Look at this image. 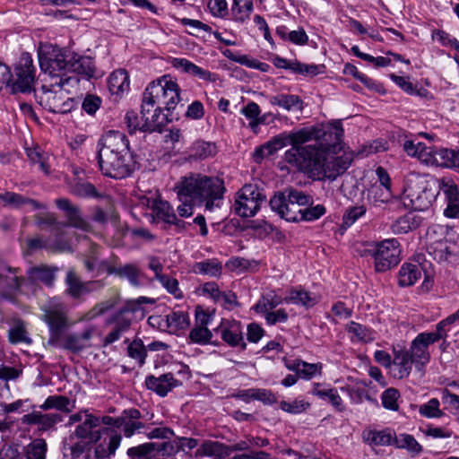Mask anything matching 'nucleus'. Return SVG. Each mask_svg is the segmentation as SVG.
Masks as SVG:
<instances>
[{
  "label": "nucleus",
  "mask_w": 459,
  "mask_h": 459,
  "mask_svg": "<svg viewBox=\"0 0 459 459\" xmlns=\"http://www.w3.org/2000/svg\"><path fill=\"white\" fill-rule=\"evenodd\" d=\"M212 337V333L207 327L197 325H195L188 334L190 342L202 345L209 343Z\"/></svg>",
  "instance_id": "nucleus-51"
},
{
  "label": "nucleus",
  "mask_w": 459,
  "mask_h": 459,
  "mask_svg": "<svg viewBox=\"0 0 459 459\" xmlns=\"http://www.w3.org/2000/svg\"><path fill=\"white\" fill-rule=\"evenodd\" d=\"M420 275L421 272L417 264H403L398 273V283L401 287L413 285Z\"/></svg>",
  "instance_id": "nucleus-40"
},
{
  "label": "nucleus",
  "mask_w": 459,
  "mask_h": 459,
  "mask_svg": "<svg viewBox=\"0 0 459 459\" xmlns=\"http://www.w3.org/2000/svg\"><path fill=\"white\" fill-rule=\"evenodd\" d=\"M265 200V195L257 186L251 184L245 185L237 193L233 205L234 212L240 217H253L256 214Z\"/></svg>",
  "instance_id": "nucleus-9"
},
{
  "label": "nucleus",
  "mask_w": 459,
  "mask_h": 459,
  "mask_svg": "<svg viewBox=\"0 0 459 459\" xmlns=\"http://www.w3.org/2000/svg\"><path fill=\"white\" fill-rule=\"evenodd\" d=\"M68 56L67 72H73L86 77H92L95 72V66L92 59L89 56H79L70 51Z\"/></svg>",
  "instance_id": "nucleus-27"
},
{
  "label": "nucleus",
  "mask_w": 459,
  "mask_h": 459,
  "mask_svg": "<svg viewBox=\"0 0 459 459\" xmlns=\"http://www.w3.org/2000/svg\"><path fill=\"white\" fill-rule=\"evenodd\" d=\"M8 339L13 344L20 342L31 343V339L28 336L25 324L22 320H15L13 322V326L8 331Z\"/></svg>",
  "instance_id": "nucleus-43"
},
{
  "label": "nucleus",
  "mask_w": 459,
  "mask_h": 459,
  "mask_svg": "<svg viewBox=\"0 0 459 459\" xmlns=\"http://www.w3.org/2000/svg\"><path fill=\"white\" fill-rule=\"evenodd\" d=\"M94 331V327H89L85 329L82 333H63L59 336L57 343H48V345L61 348L73 353H78L85 348L90 347L89 341L92 337Z\"/></svg>",
  "instance_id": "nucleus-13"
},
{
  "label": "nucleus",
  "mask_w": 459,
  "mask_h": 459,
  "mask_svg": "<svg viewBox=\"0 0 459 459\" xmlns=\"http://www.w3.org/2000/svg\"><path fill=\"white\" fill-rule=\"evenodd\" d=\"M141 204L152 209L153 220L162 221L165 223H169L170 220H175L173 208L166 201L143 197L141 199Z\"/></svg>",
  "instance_id": "nucleus-24"
},
{
  "label": "nucleus",
  "mask_w": 459,
  "mask_h": 459,
  "mask_svg": "<svg viewBox=\"0 0 459 459\" xmlns=\"http://www.w3.org/2000/svg\"><path fill=\"white\" fill-rule=\"evenodd\" d=\"M142 100L168 111L173 110L180 100V88L170 75H163L148 84Z\"/></svg>",
  "instance_id": "nucleus-6"
},
{
  "label": "nucleus",
  "mask_w": 459,
  "mask_h": 459,
  "mask_svg": "<svg viewBox=\"0 0 459 459\" xmlns=\"http://www.w3.org/2000/svg\"><path fill=\"white\" fill-rule=\"evenodd\" d=\"M177 382L171 373L162 374L158 377L151 375L146 377L145 385L160 396H165L177 385Z\"/></svg>",
  "instance_id": "nucleus-26"
},
{
  "label": "nucleus",
  "mask_w": 459,
  "mask_h": 459,
  "mask_svg": "<svg viewBox=\"0 0 459 459\" xmlns=\"http://www.w3.org/2000/svg\"><path fill=\"white\" fill-rule=\"evenodd\" d=\"M281 302V298L276 295L264 296L262 297V299H260L258 302L255 304V309L257 313L265 315L266 313L273 311V309L275 308Z\"/></svg>",
  "instance_id": "nucleus-53"
},
{
  "label": "nucleus",
  "mask_w": 459,
  "mask_h": 459,
  "mask_svg": "<svg viewBox=\"0 0 459 459\" xmlns=\"http://www.w3.org/2000/svg\"><path fill=\"white\" fill-rule=\"evenodd\" d=\"M65 94L60 89L58 91L42 86V94L39 97V103L51 113H56Z\"/></svg>",
  "instance_id": "nucleus-34"
},
{
  "label": "nucleus",
  "mask_w": 459,
  "mask_h": 459,
  "mask_svg": "<svg viewBox=\"0 0 459 459\" xmlns=\"http://www.w3.org/2000/svg\"><path fill=\"white\" fill-rule=\"evenodd\" d=\"M56 206L65 212L68 224L83 231H91V225L82 217L78 206L74 205L67 198H59L56 201Z\"/></svg>",
  "instance_id": "nucleus-19"
},
{
  "label": "nucleus",
  "mask_w": 459,
  "mask_h": 459,
  "mask_svg": "<svg viewBox=\"0 0 459 459\" xmlns=\"http://www.w3.org/2000/svg\"><path fill=\"white\" fill-rule=\"evenodd\" d=\"M222 270L221 264L217 259H207L195 264L193 271L195 273L218 277Z\"/></svg>",
  "instance_id": "nucleus-42"
},
{
  "label": "nucleus",
  "mask_w": 459,
  "mask_h": 459,
  "mask_svg": "<svg viewBox=\"0 0 459 459\" xmlns=\"http://www.w3.org/2000/svg\"><path fill=\"white\" fill-rule=\"evenodd\" d=\"M395 437L390 429L369 430L363 436L364 440L371 446L394 445Z\"/></svg>",
  "instance_id": "nucleus-39"
},
{
  "label": "nucleus",
  "mask_w": 459,
  "mask_h": 459,
  "mask_svg": "<svg viewBox=\"0 0 459 459\" xmlns=\"http://www.w3.org/2000/svg\"><path fill=\"white\" fill-rule=\"evenodd\" d=\"M214 332L220 334L221 340L229 346L240 347L241 350H246L247 344L244 341L243 327L239 321L222 319Z\"/></svg>",
  "instance_id": "nucleus-12"
},
{
  "label": "nucleus",
  "mask_w": 459,
  "mask_h": 459,
  "mask_svg": "<svg viewBox=\"0 0 459 459\" xmlns=\"http://www.w3.org/2000/svg\"><path fill=\"white\" fill-rule=\"evenodd\" d=\"M158 281L167 290V291L176 299H181L183 297V293L178 287V281L177 279L164 274L163 276H160Z\"/></svg>",
  "instance_id": "nucleus-61"
},
{
  "label": "nucleus",
  "mask_w": 459,
  "mask_h": 459,
  "mask_svg": "<svg viewBox=\"0 0 459 459\" xmlns=\"http://www.w3.org/2000/svg\"><path fill=\"white\" fill-rule=\"evenodd\" d=\"M366 207L364 205L352 206L346 210L342 216L343 224L346 226L352 225L357 220L365 215Z\"/></svg>",
  "instance_id": "nucleus-64"
},
{
  "label": "nucleus",
  "mask_w": 459,
  "mask_h": 459,
  "mask_svg": "<svg viewBox=\"0 0 459 459\" xmlns=\"http://www.w3.org/2000/svg\"><path fill=\"white\" fill-rule=\"evenodd\" d=\"M285 301L296 305H302L307 307H313L317 302L316 297L304 290H291L289 297L285 299Z\"/></svg>",
  "instance_id": "nucleus-47"
},
{
  "label": "nucleus",
  "mask_w": 459,
  "mask_h": 459,
  "mask_svg": "<svg viewBox=\"0 0 459 459\" xmlns=\"http://www.w3.org/2000/svg\"><path fill=\"white\" fill-rule=\"evenodd\" d=\"M343 133L339 121L300 129L301 148L287 150L284 160L313 180L333 181L342 175L352 162L350 153L335 156Z\"/></svg>",
  "instance_id": "nucleus-1"
},
{
  "label": "nucleus",
  "mask_w": 459,
  "mask_h": 459,
  "mask_svg": "<svg viewBox=\"0 0 459 459\" xmlns=\"http://www.w3.org/2000/svg\"><path fill=\"white\" fill-rule=\"evenodd\" d=\"M284 195L288 198L287 201L292 202L300 206L309 205L312 203L311 196L306 195L302 191L295 189H287L283 192Z\"/></svg>",
  "instance_id": "nucleus-60"
},
{
  "label": "nucleus",
  "mask_w": 459,
  "mask_h": 459,
  "mask_svg": "<svg viewBox=\"0 0 459 459\" xmlns=\"http://www.w3.org/2000/svg\"><path fill=\"white\" fill-rule=\"evenodd\" d=\"M63 420L59 413H42L40 411H32L22 416V422L27 425H38L39 430L47 431L53 429L55 426Z\"/></svg>",
  "instance_id": "nucleus-20"
},
{
  "label": "nucleus",
  "mask_w": 459,
  "mask_h": 459,
  "mask_svg": "<svg viewBox=\"0 0 459 459\" xmlns=\"http://www.w3.org/2000/svg\"><path fill=\"white\" fill-rule=\"evenodd\" d=\"M325 207L322 204H316V206L306 207L302 210L300 215V221H313L325 213Z\"/></svg>",
  "instance_id": "nucleus-62"
},
{
  "label": "nucleus",
  "mask_w": 459,
  "mask_h": 459,
  "mask_svg": "<svg viewBox=\"0 0 459 459\" xmlns=\"http://www.w3.org/2000/svg\"><path fill=\"white\" fill-rule=\"evenodd\" d=\"M72 194L78 197H98L96 187L89 182L77 183L72 187Z\"/></svg>",
  "instance_id": "nucleus-55"
},
{
  "label": "nucleus",
  "mask_w": 459,
  "mask_h": 459,
  "mask_svg": "<svg viewBox=\"0 0 459 459\" xmlns=\"http://www.w3.org/2000/svg\"><path fill=\"white\" fill-rule=\"evenodd\" d=\"M65 283V293L74 299H79L83 295L101 290L105 283L102 280L82 281L79 275L74 271L66 273Z\"/></svg>",
  "instance_id": "nucleus-11"
},
{
  "label": "nucleus",
  "mask_w": 459,
  "mask_h": 459,
  "mask_svg": "<svg viewBox=\"0 0 459 459\" xmlns=\"http://www.w3.org/2000/svg\"><path fill=\"white\" fill-rule=\"evenodd\" d=\"M163 109L142 100L141 115L143 121L142 128L144 132H160L162 130L168 122L167 116L162 113Z\"/></svg>",
  "instance_id": "nucleus-16"
},
{
  "label": "nucleus",
  "mask_w": 459,
  "mask_h": 459,
  "mask_svg": "<svg viewBox=\"0 0 459 459\" xmlns=\"http://www.w3.org/2000/svg\"><path fill=\"white\" fill-rule=\"evenodd\" d=\"M0 82L11 88L13 94L30 93L34 91L36 82V68L29 53H23L14 67V75L10 73L9 67L0 65Z\"/></svg>",
  "instance_id": "nucleus-5"
},
{
  "label": "nucleus",
  "mask_w": 459,
  "mask_h": 459,
  "mask_svg": "<svg viewBox=\"0 0 459 459\" xmlns=\"http://www.w3.org/2000/svg\"><path fill=\"white\" fill-rule=\"evenodd\" d=\"M71 401L68 397L64 395H50L45 402L39 406L40 409L48 411L50 409H56L65 413L71 411L69 405Z\"/></svg>",
  "instance_id": "nucleus-44"
},
{
  "label": "nucleus",
  "mask_w": 459,
  "mask_h": 459,
  "mask_svg": "<svg viewBox=\"0 0 459 459\" xmlns=\"http://www.w3.org/2000/svg\"><path fill=\"white\" fill-rule=\"evenodd\" d=\"M70 50L62 49L57 46L45 45L39 50V62L41 70L53 77H60L59 82L52 86L57 85L61 88L65 82L62 77L66 74L68 68V55Z\"/></svg>",
  "instance_id": "nucleus-7"
},
{
  "label": "nucleus",
  "mask_w": 459,
  "mask_h": 459,
  "mask_svg": "<svg viewBox=\"0 0 459 459\" xmlns=\"http://www.w3.org/2000/svg\"><path fill=\"white\" fill-rule=\"evenodd\" d=\"M155 447L153 442L144 443L130 447L126 454L130 459H150L151 454L155 451Z\"/></svg>",
  "instance_id": "nucleus-50"
},
{
  "label": "nucleus",
  "mask_w": 459,
  "mask_h": 459,
  "mask_svg": "<svg viewBox=\"0 0 459 459\" xmlns=\"http://www.w3.org/2000/svg\"><path fill=\"white\" fill-rule=\"evenodd\" d=\"M47 443L44 439L34 440L27 449V459H46Z\"/></svg>",
  "instance_id": "nucleus-54"
},
{
  "label": "nucleus",
  "mask_w": 459,
  "mask_h": 459,
  "mask_svg": "<svg viewBox=\"0 0 459 459\" xmlns=\"http://www.w3.org/2000/svg\"><path fill=\"white\" fill-rule=\"evenodd\" d=\"M414 217L412 214L409 213L404 216L398 218L392 224V231L394 234H405L415 228Z\"/></svg>",
  "instance_id": "nucleus-52"
},
{
  "label": "nucleus",
  "mask_w": 459,
  "mask_h": 459,
  "mask_svg": "<svg viewBox=\"0 0 459 459\" xmlns=\"http://www.w3.org/2000/svg\"><path fill=\"white\" fill-rule=\"evenodd\" d=\"M438 186L445 194L446 201L459 197L457 186L450 178H441L437 180Z\"/></svg>",
  "instance_id": "nucleus-63"
},
{
  "label": "nucleus",
  "mask_w": 459,
  "mask_h": 459,
  "mask_svg": "<svg viewBox=\"0 0 459 459\" xmlns=\"http://www.w3.org/2000/svg\"><path fill=\"white\" fill-rule=\"evenodd\" d=\"M269 103L273 106H278L287 111L299 110L301 111L304 108L303 100L294 94H278L270 96L268 98Z\"/></svg>",
  "instance_id": "nucleus-33"
},
{
  "label": "nucleus",
  "mask_w": 459,
  "mask_h": 459,
  "mask_svg": "<svg viewBox=\"0 0 459 459\" xmlns=\"http://www.w3.org/2000/svg\"><path fill=\"white\" fill-rule=\"evenodd\" d=\"M403 148L408 155L417 158L425 165H429L430 161V151L425 143L406 141L403 144Z\"/></svg>",
  "instance_id": "nucleus-41"
},
{
  "label": "nucleus",
  "mask_w": 459,
  "mask_h": 459,
  "mask_svg": "<svg viewBox=\"0 0 459 459\" xmlns=\"http://www.w3.org/2000/svg\"><path fill=\"white\" fill-rule=\"evenodd\" d=\"M141 412L135 408H130L124 410L122 412L123 418V433L126 437H131L135 432L140 431L145 428L144 423L140 421Z\"/></svg>",
  "instance_id": "nucleus-30"
},
{
  "label": "nucleus",
  "mask_w": 459,
  "mask_h": 459,
  "mask_svg": "<svg viewBox=\"0 0 459 459\" xmlns=\"http://www.w3.org/2000/svg\"><path fill=\"white\" fill-rule=\"evenodd\" d=\"M215 456L219 459L227 456L226 445L213 440H205L195 451V457Z\"/></svg>",
  "instance_id": "nucleus-38"
},
{
  "label": "nucleus",
  "mask_w": 459,
  "mask_h": 459,
  "mask_svg": "<svg viewBox=\"0 0 459 459\" xmlns=\"http://www.w3.org/2000/svg\"><path fill=\"white\" fill-rule=\"evenodd\" d=\"M59 268L57 266L41 264L30 266L27 270V277L31 282H41L50 287L53 286Z\"/></svg>",
  "instance_id": "nucleus-22"
},
{
  "label": "nucleus",
  "mask_w": 459,
  "mask_h": 459,
  "mask_svg": "<svg viewBox=\"0 0 459 459\" xmlns=\"http://www.w3.org/2000/svg\"><path fill=\"white\" fill-rule=\"evenodd\" d=\"M310 407V403L304 400L296 399L292 402L282 401L280 404V408L289 413L298 414L305 411Z\"/></svg>",
  "instance_id": "nucleus-59"
},
{
  "label": "nucleus",
  "mask_w": 459,
  "mask_h": 459,
  "mask_svg": "<svg viewBox=\"0 0 459 459\" xmlns=\"http://www.w3.org/2000/svg\"><path fill=\"white\" fill-rule=\"evenodd\" d=\"M284 193H276L269 202L271 209L275 212L281 218L287 221H300L302 208L298 204L287 201Z\"/></svg>",
  "instance_id": "nucleus-15"
},
{
  "label": "nucleus",
  "mask_w": 459,
  "mask_h": 459,
  "mask_svg": "<svg viewBox=\"0 0 459 459\" xmlns=\"http://www.w3.org/2000/svg\"><path fill=\"white\" fill-rule=\"evenodd\" d=\"M346 330L352 335V341L368 342L374 339L373 333L368 327L354 321L347 325Z\"/></svg>",
  "instance_id": "nucleus-45"
},
{
  "label": "nucleus",
  "mask_w": 459,
  "mask_h": 459,
  "mask_svg": "<svg viewBox=\"0 0 459 459\" xmlns=\"http://www.w3.org/2000/svg\"><path fill=\"white\" fill-rule=\"evenodd\" d=\"M310 394L324 401H327L338 411H342L344 410L342 399L335 388H326L321 383H314Z\"/></svg>",
  "instance_id": "nucleus-29"
},
{
  "label": "nucleus",
  "mask_w": 459,
  "mask_h": 459,
  "mask_svg": "<svg viewBox=\"0 0 459 459\" xmlns=\"http://www.w3.org/2000/svg\"><path fill=\"white\" fill-rule=\"evenodd\" d=\"M456 152L448 149L434 150L432 147V165L452 168L455 166Z\"/></svg>",
  "instance_id": "nucleus-46"
},
{
  "label": "nucleus",
  "mask_w": 459,
  "mask_h": 459,
  "mask_svg": "<svg viewBox=\"0 0 459 459\" xmlns=\"http://www.w3.org/2000/svg\"><path fill=\"white\" fill-rule=\"evenodd\" d=\"M18 271V268H11L0 264V285L13 290H19L24 282V278L17 275Z\"/></svg>",
  "instance_id": "nucleus-37"
},
{
  "label": "nucleus",
  "mask_w": 459,
  "mask_h": 459,
  "mask_svg": "<svg viewBox=\"0 0 459 459\" xmlns=\"http://www.w3.org/2000/svg\"><path fill=\"white\" fill-rule=\"evenodd\" d=\"M392 365L394 367V377L403 378L410 375L414 360L408 350L394 348V359Z\"/></svg>",
  "instance_id": "nucleus-28"
},
{
  "label": "nucleus",
  "mask_w": 459,
  "mask_h": 459,
  "mask_svg": "<svg viewBox=\"0 0 459 459\" xmlns=\"http://www.w3.org/2000/svg\"><path fill=\"white\" fill-rule=\"evenodd\" d=\"M348 384L341 389L348 394L351 403L359 404L362 403L364 400L369 402H376L368 394V386L371 382H367L363 379L349 377Z\"/></svg>",
  "instance_id": "nucleus-23"
},
{
  "label": "nucleus",
  "mask_w": 459,
  "mask_h": 459,
  "mask_svg": "<svg viewBox=\"0 0 459 459\" xmlns=\"http://www.w3.org/2000/svg\"><path fill=\"white\" fill-rule=\"evenodd\" d=\"M374 267L377 273H385L395 267L401 261V247L395 238L376 242Z\"/></svg>",
  "instance_id": "nucleus-10"
},
{
  "label": "nucleus",
  "mask_w": 459,
  "mask_h": 459,
  "mask_svg": "<svg viewBox=\"0 0 459 459\" xmlns=\"http://www.w3.org/2000/svg\"><path fill=\"white\" fill-rule=\"evenodd\" d=\"M218 152L215 143L205 142L204 140L195 141L189 148V160H205L213 157Z\"/></svg>",
  "instance_id": "nucleus-32"
},
{
  "label": "nucleus",
  "mask_w": 459,
  "mask_h": 459,
  "mask_svg": "<svg viewBox=\"0 0 459 459\" xmlns=\"http://www.w3.org/2000/svg\"><path fill=\"white\" fill-rule=\"evenodd\" d=\"M133 320V313L129 309H120L111 316L107 323L114 325L112 330L103 339V345L108 346L118 341L124 333L129 331Z\"/></svg>",
  "instance_id": "nucleus-14"
},
{
  "label": "nucleus",
  "mask_w": 459,
  "mask_h": 459,
  "mask_svg": "<svg viewBox=\"0 0 459 459\" xmlns=\"http://www.w3.org/2000/svg\"><path fill=\"white\" fill-rule=\"evenodd\" d=\"M430 345V333H419L411 342L410 350L411 356L414 360V366L424 373V368L429 361V346Z\"/></svg>",
  "instance_id": "nucleus-18"
},
{
  "label": "nucleus",
  "mask_w": 459,
  "mask_h": 459,
  "mask_svg": "<svg viewBox=\"0 0 459 459\" xmlns=\"http://www.w3.org/2000/svg\"><path fill=\"white\" fill-rule=\"evenodd\" d=\"M41 310L43 312L41 318L49 331L48 344L57 343L59 336L71 326L68 308L65 303L52 299L42 307Z\"/></svg>",
  "instance_id": "nucleus-8"
},
{
  "label": "nucleus",
  "mask_w": 459,
  "mask_h": 459,
  "mask_svg": "<svg viewBox=\"0 0 459 459\" xmlns=\"http://www.w3.org/2000/svg\"><path fill=\"white\" fill-rule=\"evenodd\" d=\"M299 134V130L292 133H282L273 137L270 141L264 143V149H266L268 154H274L279 150L287 146L291 145L290 149H300L302 144V139Z\"/></svg>",
  "instance_id": "nucleus-21"
},
{
  "label": "nucleus",
  "mask_w": 459,
  "mask_h": 459,
  "mask_svg": "<svg viewBox=\"0 0 459 459\" xmlns=\"http://www.w3.org/2000/svg\"><path fill=\"white\" fill-rule=\"evenodd\" d=\"M399 396L400 394L397 389L393 387L387 388L381 395L383 406L390 411H397L399 408L397 403Z\"/></svg>",
  "instance_id": "nucleus-56"
},
{
  "label": "nucleus",
  "mask_w": 459,
  "mask_h": 459,
  "mask_svg": "<svg viewBox=\"0 0 459 459\" xmlns=\"http://www.w3.org/2000/svg\"><path fill=\"white\" fill-rule=\"evenodd\" d=\"M172 65L177 69H180L186 74H192L207 82H214L216 79L214 74L197 66L186 58H174Z\"/></svg>",
  "instance_id": "nucleus-31"
},
{
  "label": "nucleus",
  "mask_w": 459,
  "mask_h": 459,
  "mask_svg": "<svg viewBox=\"0 0 459 459\" xmlns=\"http://www.w3.org/2000/svg\"><path fill=\"white\" fill-rule=\"evenodd\" d=\"M97 159L102 175L111 178H126L135 169L129 140L120 131L110 130L101 135L97 143Z\"/></svg>",
  "instance_id": "nucleus-2"
},
{
  "label": "nucleus",
  "mask_w": 459,
  "mask_h": 459,
  "mask_svg": "<svg viewBox=\"0 0 459 459\" xmlns=\"http://www.w3.org/2000/svg\"><path fill=\"white\" fill-rule=\"evenodd\" d=\"M322 374L321 363H308L302 361L298 376L303 379L310 380L316 376Z\"/></svg>",
  "instance_id": "nucleus-57"
},
{
  "label": "nucleus",
  "mask_w": 459,
  "mask_h": 459,
  "mask_svg": "<svg viewBox=\"0 0 459 459\" xmlns=\"http://www.w3.org/2000/svg\"><path fill=\"white\" fill-rule=\"evenodd\" d=\"M152 325H157L161 331L175 333L189 325L188 315L182 311H173L164 316H151L148 319Z\"/></svg>",
  "instance_id": "nucleus-17"
},
{
  "label": "nucleus",
  "mask_w": 459,
  "mask_h": 459,
  "mask_svg": "<svg viewBox=\"0 0 459 459\" xmlns=\"http://www.w3.org/2000/svg\"><path fill=\"white\" fill-rule=\"evenodd\" d=\"M253 10L252 0H233L230 9L231 19L238 23H245L249 20Z\"/></svg>",
  "instance_id": "nucleus-36"
},
{
  "label": "nucleus",
  "mask_w": 459,
  "mask_h": 459,
  "mask_svg": "<svg viewBox=\"0 0 459 459\" xmlns=\"http://www.w3.org/2000/svg\"><path fill=\"white\" fill-rule=\"evenodd\" d=\"M175 190L178 200L194 201L212 211L214 207H220L226 188L223 180L218 177L189 173L180 178Z\"/></svg>",
  "instance_id": "nucleus-3"
},
{
  "label": "nucleus",
  "mask_w": 459,
  "mask_h": 459,
  "mask_svg": "<svg viewBox=\"0 0 459 459\" xmlns=\"http://www.w3.org/2000/svg\"><path fill=\"white\" fill-rule=\"evenodd\" d=\"M11 196L12 199L9 205H13L15 208H20L26 204H30L32 210H39L46 208L45 204H42L34 199L27 198L20 194L12 192Z\"/></svg>",
  "instance_id": "nucleus-58"
},
{
  "label": "nucleus",
  "mask_w": 459,
  "mask_h": 459,
  "mask_svg": "<svg viewBox=\"0 0 459 459\" xmlns=\"http://www.w3.org/2000/svg\"><path fill=\"white\" fill-rule=\"evenodd\" d=\"M108 87L112 95H119L129 89V77L126 70L114 71L108 79Z\"/></svg>",
  "instance_id": "nucleus-35"
},
{
  "label": "nucleus",
  "mask_w": 459,
  "mask_h": 459,
  "mask_svg": "<svg viewBox=\"0 0 459 459\" xmlns=\"http://www.w3.org/2000/svg\"><path fill=\"white\" fill-rule=\"evenodd\" d=\"M100 425V418L85 413V420L75 429L74 435L78 438H88L91 443L100 441L103 435L108 438L107 446L100 445L96 447L95 453L98 456L114 455L121 444L122 436L116 429L103 427L100 429L93 430Z\"/></svg>",
  "instance_id": "nucleus-4"
},
{
  "label": "nucleus",
  "mask_w": 459,
  "mask_h": 459,
  "mask_svg": "<svg viewBox=\"0 0 459 459\" xmlns=\"http://www.w3.org/2000/svg\"><path fill=\"white\" fill-rule=\"evenodd\" d=\"M125 342H128L127 355L136 360L140 366H143L147 357V351L143 341L141 339H135L129 342V340L126 339Z\"/></svg>",
  "instance_id": "nucleus-48"
},
{
  "label": "nucleus",
  "mask_w": 459,
  "mask_h": 459,
  "mask_svg": "<svg viewBox=\"0 0 459 459\" xmlns=\"http://www.w3.org/2000/svg\"><path fill=\"white\" fill-rule=\"evenodd\" d=\"M394 446L397 448L406 449L411 454L418 455L421 452V446L409 434H399L394 438Z\"/></svg>",
  "instance_id": "nucleus-49"
},
{
  "label": "nucleus",
  "mask_w": 459,
  "mask_h": 459,
  "mask_svg": "<svg viewBox=\"0 0 459 459\" xmlns=\"http://www.w3.org/2000/svg\"><path fill=\"white\" fill-rule=\"evenodd\" d=\"M108 274H115L120 278H126L134 287H139L143 283L144 274L134 264H126L120 266H108Z\"/></svg>",
  "instance_id": "nucleus-25"
}]
</instances>
